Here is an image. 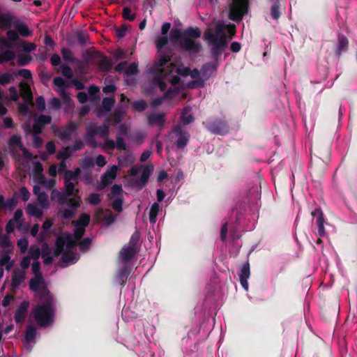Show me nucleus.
I'll return each instance as SVG.
<instances>
[{"instance_id": "f257e3e1", "label": "nucleus", "mask_w": 357, "mask_h": 357, "mask_svg": "<svg viewBox=\"0 0 357 357\" xmlns=\"http://www.w3.org/2000/svg\"><path fill=\"white\" fill-rule=\"evenodd\" d=\"M227 28L230 35L234 36L235 34V25L225 26L220 22L215 25L214 30L211 28H207L204 32V38L211 46V54L215 60L219 59L227 47V39L225 33Z\"/></svg>"}, {"instance_id": "f03ea898", "label": "nucleus", "mask_w": 357, "mask_h": 357, "mask_svg": "<svg viewBox=\"0 0 357 357\" xmlns=\"http://www.w3.org/2000/svg\"><path fill=\"white\" fill-rule=\"evenodd\" d=\"M171 56L164 54L149 68V73L152 76L153 86H158L161 91L167 89L165 79L174 71L175 64L169 63Z\"/></svg>"}, {"instance_id": "7ed1b4c3", "label": "nucleus", "mask_w": 357, "mask_h": 357, "mask_svg": "<svg viewBox=\"0 0 357 357\" xmlns=\"http://www.w3.org/2000/svg\"><path fill=\"white\" fill-rule=\"evenodd\" d=\"M40 301L42 303L35 307L32 314L40 327H47L52 325L54 322V297Z\"/></svg>"}, {"instance_id": "20e7f679", "label": "nucleus", "mask_w": 357, "mask_h": 357, "mask_svg": "<svg viewBox=\"0 0 357 357\" xmlns=\"http://www.w3.org/2000/svg\"><path fill=\"white\" fill-rule=\"evenodd\" d=\"M331 160V152L328 146L315 147L314 156H311L310 169L311 174L321 176L325 172Z\"/></svg>"}, {"instance_id": "39448f33", "label": "nucleus", "mask_w": 357, "mask_h": 357, "mask_svg": "<svg viewBox=\"0 0 357 357\" xmlns=\"http://www.w3.org/2000/svg\"><path fill=\"white\" fill-rule=\"evenodd\" d=\"M34 277L29 280V289L34 292L40 300L53 298L50 290L47 288L46 281L43 277L40 269H32Z\"/></svg>"}, {"instance_id": "423d86ee", "label": "nucleus", "mask_w": 357, "mask_h": 357, "mask_svg": "<svg viewBox=\"0 0 357 357\" xmlns=\"http://www.w3.org/2000/svg\"><path fill=\"white\" fill-rule=\"evenodd\" d=\"M249 0H234L230 6L229 17L234 22L241 21L248 13Z\"/></svg>"}, {"instance_id": "0eeeda50", "label": "nucleus", "mask_w": 357, "mask_h": 357, "mask_svg": "<svg viewBox=\"0 0 357 357\" xmlns=\"http://www.w3.org/2000/svg\"><path fill=\"white\" fill-rule=\"evenodd\" d=\"M79 128V123L70 121L64 127L52 126L53 133L60 139L69 140L71 136L75 133Z\"/></svg>"}, {"instance_id": "6e6552de", "label": "nucleus", "mask_w": 357, "mask_h": 357, "mask_svg": "<svg viewBox=\"0 0 357 357\" xmlns=\"http://www.w3.org/2000/svg\"><path fill=\"white\" fill-rule=\"evenodd\" d=\"M206 128L213 134L225 135L229 131V128L226 121L221 119H215L204 123Z\"/></svg>"}, {"instance_id": "1a4fd4ad", "label": "nucleus", "mask_w": 357, "mask_h": 357, "mask_svg": "<svg viewBox=\"0 0 357 357\" xmlns=\"http://www.w3.org/2000/svg\"><path fill=\"white\" fill-rule=\"evenodd\" d=\"M139 252V248H133L124 245L120 250L118 259L119 261L123 265V268H128V264L132 261Z\"/></svg>"}, {"instance_id": "9d476101", "label": "nucleus", "mask_w": 357, "mask_h": 357, "mask_svg": "<svg viewBox=\"0 0 357 357\" xmlns=\"http://www.w3.org/2000/svg\"><path fill=\"white\" fill-rule=\"evenodd\" d=\"M172 133L175 135L176 140L175 144L178 149H184L189 142L190 135L187 131L183 129L181 125L176 126L173 130Z\"/></svg>"}, {"instance_id": "9b49d317", "label": "nucleus", "mask_w": 357, "mask_h": 357, "mask_svg": "<svg viewBox=\"0 0 357 357\" xmlns=\"http://www.w3.org/2000/svg\"><path fill=\"white\" fill-rule=\"evenodd\" d=\"M56 196L59 204H66L71 210L75 211L81 206L82 199L79 195L66 196L59 192Z\"/></svg>"}, {"instance_id": "f8f14e48", "label": "nucleus", "mask_w": 357, "mask_h": 357, "mask_svg": "<svg viewBox=\"0 0 357 357\" xmlns=\"http://www.w3.org/2000/svg\"><path fill=\"white\" fill-rule=\"evenodd\" d=\"M29 304L28 301H23L17 307L14 313V319L17 324H21L25 321Z\"/></svg>"}, {"instance_id": "ddd939ff", "label": "nucleus", "mask_w": 357, "mask_h": 357, "mask_svg": "<svg viewBox=\"0 0 357 357\" xmlns=\"http://www.w3.org/2000/svg\"><path fill=\"white\" fill-rule=\"evenodd\" d=\"M52 122V117L48 115H40L35 121L32 126L33 134H41L45 126Z\"/></svg>"}, {"instance_id": "4468645a", "label": "nucleus", "mask_w": 357, "mask_h": 357, "mask_svg": "<svg viewBox=\"0 0 357 357\" xmlns=\"http://www.w3.org/2000/svg\"><path fill=\"white\" fill-rule=\"evenodd\" d=\"M311 215L316 218V223L318 226V234L320 236H324L326 234L324 228V215L320 208H315L312 211Z\"/></svg>"}, {"instance_id": "2eb2a0df", "label": "nucleus", "mask_w": 357, "mask_h": 357, "mask_svg": "<svg viewBox=\"0 0 357 357\" xmlns=\"http://www.w3.org/2000/svg\"><path fill=\"white\" fill-rule=\"evenodd\" d=\"M117 169V167L116 165H113L109 170L103 174L101 176V183L102 186L101 188H98L99 190L102 189L112 183L113 180L116 177Z\"/></svg>"}, {"instance_id": "dca6fc26", "label": "nucleus", "mask_w": 357, "mask_h": 357, "mask_svg": "<svg viewBox=\"0 0 357 357\" xmlns=\"http://www.w3.org/2000/svg\"><path fill=\"white\" fill-rule=\"evenodd\" d=\"M26 278V273L24 269H14L12 275L11 287L13 290H15L24 281Z\"/></svg>"}, {"instance_id": "f3484780", "label": "nucleus", "mask_w": 357, "mask_h": 357, "mask_svg": "<svg viewBox=\"0 0 357 357\" xmlns=\"http://www.w3.org/2000/svg\"><path fill=\"white\" fill-rule=\"evenodd\" d=\"M147 121L150 126H158L162 128L164 127L165 123V114L150 113L147 115Z\"/></svg>"}, {"instance_id": "a211bd4d", "label": "nucleus", "mask_w": 357, "mask_h": 357, "mask_svg": "<svg viewBox=\"0 0 357 357\" xmlns=\"http://www.w3.org/2000/svg\"><path fill=\"white\" fill-rule=\"evenodd\" d=\"M181 48L186 51H192L194 53H198L200 51L201 45L195 42L192 39L185 37L181 41Z\"/></svg>"}, {"instance_id": "6ab92c4d", "label": "nucleus", "mask_w": 357, "mask_h": 357, "mask_svg": "<svg viewBox=\"0 0 357 357\" xmlns=\"http://www.w3.org/2000/svg\"><path fill=\"white\" fill-rule=\"evenodd\" d=\"M52 248L47 243H44L40 249V255L43 259V263L46 266L50 265L53 261V256L52 255Z\"/></svg>"}, {"instance_id": "aec40b11", "label": "nucleus", "mask_w": 357, "mask_h": 357, "mask_svg": "<svg viewBox=\"0 0 357 357\" xmlns=\"http://www.w3.org/2000/svg\"><path fill=\"white\" fill-rule=\"evenodd\" d=\"M95 56L101 59L98 66L100 71L109 72L112 70L113 63L105 55L102 54L101 52H97L95 54Z\"/></svg>"}, {"instance_id": "412c9836", "label": "nucleus", "mask_w": 357, "mask_h": 357, "mask_svg": "<svg viewBox=\"0 0 357 357\" xmlns=\"http://www.w3.org/2000/svg\"><path fill=\"white\" fill-rule=\"evenodd\" d=\"M97 135V132L95 128L91 126L86 127V133L85 135V139L86 141V144L91 146L92 148H96L100 146L102 144L98 143L95 139V136Z\"/></svg>"}, {"instance_id": "4be33fe9", "label": "nucleus", "mask_w": 357, "mask_h": 357, "mask_svg": "<svg viewBox=\"0 0 357 357\" xmlns=\"http://www.w3.org/2000/svg\"><path fill=\"white\" fill-rule=\"evenodd\" d=\"M20 91L24 102L33 105V96L29 86L25 83H21L20 84Z\"/></svg>"}, {"instance_id": "5701e85b", "label": "nucleus", "mask_w": 357, "mask_h": 357, "mask_svg": "<svg viewBox=\"0 0 357 357\" xmlns=\"http://www.w3.org/2000/svg\"><path fill=\"white\" fill-rule=\"evenodd\" d=\"M8 145L10 148V152L13 155L15 156V148H18L19 149L23 148V143L22 142V137L20 135H12L8 141Z\"/></svg>"}, {"instance_id": "b1692460", "label": "nucleus", "mask_w": 357, "mask_h": 357, "mask_svg": "<svg viewBox=\"0 0 357 357\" xmlns=\"http://www.w3.org/2000/svg\"><path fill=\"white\" fill-rule=\"evenodd\" d=\"M152 167L149 166L145 167L142 171L140 178L135 181L136 186L140 188L144 187L148 183L149 178L152 173Z\"/></svg>"}, {"instance_id": "393cba45", "label": "nucleus", "mask_w": 357, "mask_h": 357, "mask_svg": "<svg viewBox=\"0 0 357 357\" xmlns=\"http://www.w3.org/2000/svg\"><path fill=\"white\" fill-rule=\"evenodd\" d=\"M337 40L338 45L336 50V55L337 56H340L342 52L347 51L349 47V40L347 38L342 34H338Z\"/></svg>"}, {"instance_id": "a878e982", "label": "nucleus", "mask_w": 357, "mask_h": 357, "mask_svg": "<svg viewBox=\"0 0 357 357\" xmlns=\"http://www.w3.org/2000/svg\"><path fill=\"white\" fill-rule=\"evenodd\" d=\"M130 271L131 269H119L114 276L115 281L123 287L131 273Z\"/></svg>"}, {"instance_id": "bb28decb", "label": "nucleus", "mask_w": 357, "mask_h": 357, "mask_svg": "<svg viewBox=\"0 0 357 357\" xmlns=\"http://www.w3.org/2000/svg\"><path fill=\"white\" fill-rule=\"evenodd\" d=\"M79 255L71 251L68 250L63 252L61 255V261L65 264H74L79 259Z\"/></svg>"}, {"instance_id": "cd10ccee", "label": "nucleus", "mask_w": 357, "mask_h": 357, "mask_svg": "<svg viewBox=\"0 0 357 357\" xmlns=\"http://www.w3.org/2000/svg\"><path fill=\"white\" fill-rule=\"evenodd\" d=\"M217 70V65L215 63L209 62L204 63L202 68L201 73L205 79L211 77V74Z\"/></svg>"}, {"instance_id": "c85d7f7f", "label": "nucleus", "mask_w": 357, "mask_h": 357, "mask_svg": "<svg viewBox=\"0 0 357 357\" xmlns=\"http://www.w3.org/2000/svg\"><path fill=\"white\" fill-rule=\"evenodd\" d=\"M239 275V280L242 287L245 290L248 291L249 284L248 279L250 276V269H241Z\"/></svg>"}, {"instance_id": "c756f323", "label": "nucleus", "mask_w": 357, "mask_h": 357, "mask_svg": "<svg viewBox=\"0 0 357 357\" xmlns=\"http://www.w3.org/2000/svg\"><path fill=\"white\" fill-rule=\"evenodd\" d=\"M77 184L75 182L64 183L65 192L63 193L66 196L79 195V190L75 188Z\"/></svg>"}, {"instance_id": "7c9ffc66", "label": "nucleus", "mask_w": 357, "mask_h": 357, "mask_svg": "<svg viewBox=\"0 0 357 357\" xmlns=\"http://www.w3.org/2000/svg\"><path fill=\"white\" fill-rule=\"evenodd\" d=\"M133 162L132 155L129 152H124L118 158V163L121 167H127Z\"/></svg>"}, {"instance_id": "2f4dec72", "label": "nucleus", "mask_w": 357, "mask_h": 357, "mask_svg": "<svg viewBox=\"0 0 357 357\" xmlns=\"http://www.w3.org/2000/svg\"><path fill=\"white\" fill-rule=\"evenodd\" d=\"M53 83L55 86L61 88L62 94L64 98L70 99L67 94L65 93V89L69 87V84L61 77H56L53 79Z\"/></svg>"}, {"instance_id": "473e14b6", "label": "nucleus", "mask_w": 357, "mask_h": 357, "mask_svg": "<svg viewBox=\"0 0 357 357\" xmlns=\"http://www.w3.org/2000/svg\"><path fill=\"white\" fill-rule=\"evenodd\" d=\"M36 336V328L33 325L27 326L25 330L24 339L26 342H31Z\"/></svg>"}, {"instance_id": "72a5a7b5", "label": "nucleus", "mask_w": 357, "mask_h": 357, "mask_svg": "<svg viewBox=\"0 0 357 357\" xmlns=\"http://www.w3.org/2000/svg\"><path fill=\"white\" fill-rule=\"evenodd\" d=\"M26 210L27 213L31 216L36 217L37 218H41L43 217V210L34 204H28Z\"/></svg>"}, {"instance_id": "f704fd0d", "label": "nucleus", "mask_w": 357, "mask_h": 357, "mask_svg": "<svg viewBox=\"0 0 357 357\" xmlns=\"http://www.w3.org/2000/svg\"><path fill=\"white\" fill-rule=\"evenodd\" d=\"M13 19L10 15L0 13V28L10 29L12 26Z\"/></svg>"}, {"instance_id": "c9c22d12", "label": "nucleus", "mask_w": 357, "mask_h": 357, "mask_svg": "<svg viewBox=\"0 0 357 357\" xmlns=\"http://www.w3.org/2000/svg\"><path fill=\"white\" fill-rule=\"evenodd\" d=\"M126 108H124L122 106H120V107H117L114 112H113V119H114V122L115 123H120L122 119H123V116L126 114Z\"/></svg>"}, {"instance_id": "e433bc0d", "label": "nucleus", "mask_w": 357, "mask_h": 357, "mask_svg": "<svg viewBox=\"0 0 357 357\" xmlns=\"http://www.w3.org/2000/svg\"><path fill=\"white\" fill-rule=\"evenodd\" d=\"M73 154L71 151V148L70 146L63 148V150H60L58 151L56 154V158L58 160H61V161H65L66 159L69 158Z\"/></svg>"}, {"instance_id": "4c0bfd02", "label": "nucleus", "mask_w": 357, "mask_h": 357, "mask_svg": "<svg viewBox=\"0 0 357 357\" xmlns=\"http://www.w3.org/2000/svg\"><path fill=\"white\" fill-rule=\"evenodd\" d=\"M15 58V54L10 50H7L3 53H0V64L3 62L11 61Z\"/></svg>"}, {"instance_id": "58836bf2", "label": "nucleus", "mask_w": 357, "mask_h": 357, "mask_svg": "<svg viewBox=\"0 0 357 357\" xmlns=\"http://www.w3.org/2000/svg\"><path fill=\"white\" fill-rule=\"evenodd\" d=\"M140 234L139 231L137 230L132 234L128 243L126 245L133 248H139L138 244Z\"/></svg>"}, {"instance_id": "ea45409f", "label": "nucleus", "mask_w": 357, "mask_h": 357, "mask_svg": "<svg viewBox=\"0 0 357 357\" xmlns=\"http://www.w3.org/2000/svg\"><path fill=\"white\" fill-rule=\"evenodd\" d=\"M190 109L185 107L182 114H181V121L184 125H188L192 123L195 120L194 116L189 114Z\"/></svg>"}, {"instance_id": "a19ab883", "label": "nucleus", "mask_w": 357, "mask_h": 357, "mask_svg": "<svg viewBox=\"0 0 357 357\" xmlns=\"http://www.w3.org/2000/svg\"><path fill=\"white\" fill-rule=\"evenodd\" d=\"M115 104L114 97L104 98L102 101V107L105 112H110Z\"/></svg>"}, {"instance_id": "79ce46f5", "label": "nucleus", "mask_w": 357, "mask_h": 357, "mask_svg": "<svg viewBox=\"0 0 357 357\" xmlns=\"http://www.w3.org/2000/svg\"><path fill=\"white\" fill-rule=\"evenodd\" d=\"M92 240L91 238H84L79 243V249L82 252H86L89 250L91 245Z\"/></svg>"}, {"instance_id": "37998d69", "label": "nucleus", "mask_w": 357, "mask_h": 357, "mask_svg": "<svg viewBox=\"0 0 357 357\" xmlns=\"http://www.w3.org/2000/svg\"><path fill=\"white\" fill-rule=\"evenodd\" d=\"M159 204L158 203H153L150 208L149 211V220L150 222L154 223L156 220V217L159 211Z\"/></svg>"}, {"instance_id": "c03bdc74", "label": "nucleus", "mask_w": 357, "mask_h": 357, "mask_svg": "<svg viewBox=\"0 0 357 357\" xmlns=\"http://www.w3.org/2000/svg\"><path fill=\"white\" fill-rule=\"evenodd\" d=\"M61 53L63 59L65 61L70 62V63L75 62V59H74V56L73 54V52L70 49L63 47L61 50Z\"/></svg>"}, {"instance_id": "a18cd8bd", "label": "nucleus", "mask_w": 357, "mask_h": 357, "mask_svg": "<svg viewBox=\"0 0 357 357\" xmlns=\"http://www.w3.org/2000/svg\"><path fill=\"white\" fill-rule=\"evenodd\" d=\"M97 132V135L103 139L108 137L109 135V126L107 124H103L97 128H95Z\"/></svg>"}, {"instance_id": "49530a36", "label": "nucleus", "mask_w": 357, "mask_h": 357, "mask_svg": "<svg viewBox=\"0 0 357 357\" xmlns=\"http://www.w3.org/2000/svg\"><path fill=\"white\" fill-rule=\"evenodd\" d=\"M31 60L32 57L30 54H19L17 62L20 66H25L28 65Z\"/></svg>"}, {"instance_id": "de8ad7c7", "label": "nucleus", "mask_w": 357, "mask_h": 357, "mask_svg": "<svg viewBox=\"0 0 357 357\" xmlns=\"http://www.w3.org/2000/svg\"><path fill=\"white\" fill-rule=\"evenodd\" d=\"M90 222V215L87 213H82L80 215L77 222V226L83 227L85 228Z\"/></svg>"}, {"instance_id": "09e8293b", "label": "nucleus", "mask_w": 357, "mask_h": 357, "mask_svg": "<svg viewBox=\"0 0 357 357\" xmlns=\"http://www.w3.org/2000/svg\"><path fill=\"white\" fill-rule=\"evenodd\" d=\"M271 15L272 17L275 20H278L280 18V3L278 1H275L273 5L272 6L271 8Z\"/></svg>"}, {"instance_id": "8fccbe9b", "label": "nucleus", "mask_w": 357, "mask_h": 357, "mask_svg": "<svg viewBox=\"0 0 357 357\" xmlns=\"http://www.w3.org/2000/svg\"><path fill=\"white\" fill-rule=\"evenodd\" d=\"M188 38H198L201 36V32L197 28L189 27L185 32Z\"/></svg>"}, {"instance_id": "3c124183", "label": "nucleus", "mask_w": 357, "mask_h": 357, "mask_svg": "<svg viewBox=\"0 0 357 357\" xmlns=\"http://www.w3.org/2000/svg\"><path fill=\"white\" fill-rule=\"evenodd\" d=\"M172 93V89H168L162 97H158L154 98L151 102V105L153 107L160 106L164 101Z\"/></svg>"}, {"instance_id": "603ef678", "label": "nucleus", "mask_w": 357, "mask_h": 357, "mask_svg": "<svg viewBox=\"0 0 357 357\" xmlns=\"http://www.w3.org/2000/svg\"><path fill=\"white\" fill-rule=\"evenodd\" d=\"M14 80V77L10 73H5L0 74V85H6L11 83Z\"/></svg>"}, {"instance_id": "864d4df0", "label": "nucleus", "mask_w": 357, "mask_h": 357, "mask_svg": "<svg viewBox=\"0 0 357 357\" xmlns=\"http://www.w3.org/2000/svg\"><path fill=\"white\" fill-rule=\"evenodd\" d=\"M147 107V103L144 100H140L134 102L132 109L135 111L143 112Z\"/></svg>"}, {"instance_id": "5fc2aeb1", "label": "nucleus", "mask_w": 357, "mask_h": 357, "mask_svg": "<svg viewBox=\"0 0 357 357\" xmlns=\"http://www.w3.org/2000/svg\"><path fill=\"white\" fill-rule=\"evenodd\" d=\"M38 201L39 204L45 208L49 206L48 202V195L45 192H43V193H40L37 196Z\"/></svg>"}, {"instance_id": "6e6d98bb", "label": "nucleus", "mask_w": 357, "mask_h": 357, "mask_svg": "<svg viewBox=\"0 0 357 357\" xmlns=\"http://www.w3.org/2000/svg\"><path fill=\"white\" fill-rule=\"evenodd\" d=\"M17 31L19 33L24 37H27L31 35V31L29 27L25 24H19L17 26Z\"/></svg>"}, {"instance_id": "4d7b16f0", "label": "nucleus", "mask_w": 357, "mask_h": 357, "mask_svg": "<svg viewBox=\"0 0 357 357\" xmlns=\"http://www.w3.org/2000/svg\"><path fill=\"white\" fill-rule=\"evenodd\" d=\"M115 144L116 149L119 151H126L127 149L124 139L121 135L116 136Z\"/></svg>"}, {"instance_id": "13d9d810", "label": "nucleus", "mask_w": 357, "mask_h": 357, "mask_svg": "<svg viewBox=\"0 0 357 357\" xmlns=\"http://www.w3.org/2000/svg\"><path fill=\"white\" fill-rule=\"evenodd\" d=\"M122 15L125 20L130 22L134 21L136 17V15L135 13H132L131 9L128 7L123 8Z\"/></svg>"}, {"instance_id": "bf43d9fd", "label": "nucleus", "mask_w": 357, "mask_h": 357, "mask_svg": "<svg viewBox=\"0 0 357 357\" xmlns=\"http://www.w3.org/2000/svg\"><path fill=\"white\" fill-rule=\"evenodd\" d=\"M66 232L61 234L56 238L55 241V247L64 250V246L66 243Z\"/></svg>"}, {"instance_id": "052dcab7", "label": "nucleus", "mask_w": 357, "mask_h": 357, "mask_svg": "<svg viewBox=\"0 0 357 357\" xmlns=\"http://www.w3.org/2000/svg\"><path fill=\"white\" fill-rule=\"evenodd\" d=\"M102 218L107 225H111L115 221L116 216L110 210H107L105 213H104Z\"/></svg>"}, {"instance_id": "680f3d73", "label": "nucleus", "mask_w": 357, "mask_h": 357, "mask_svg": "<svg viewBox=\"0 0 357 357\" xmlns=\"http://www.w3.org/2000/svg\"><path fill=\"white\" fill-rule=\"evenodd\" d=\"M88 202L91 205L98 206L101 202L100 195L98 193H91L88 197Z\"/></svg>"}, {"instance_id": "e2e57ef3", "label": "nucleus", "mask_w": 357, "mask_h": 357, "mask_svg": "<svg viewBox=\"0 0 357 357\" xmlns=\"http://www.w3.org/2000/svg\"><path fill=\"white\" fill-rule=\"evenodd\" d=\"M122 206H123V198H121V197L116 198L112 204V208L118 213H120L122 211V210H123Z\"/></svg>"}, {"instance_id": "0e129e2a", "label": "nucleus", "mask_w": 357, "mask_h": 357, "mask_svg": "<svg viewBox=\"0 0 357 357\" xmlns=\"http://www.w3.org/2000/svg\"><path fill=\"white\" fill-rule=\"evenodd\" d=\"M100 89L96 85H91L88 89V92L90 96V98L91 100H94L96 98H99L98 93H99Z\"/></svg>"}, {"instance_id": "69168bd1", "label": "nucleus", "mask_w": 357, "mask_h": 357, "mask_svg": "<svg viewBox=\"0 0 357 357\" xmlns=\"http://www.w3.org/2000/svg\"><path fill=\"white\" fill-rule=\"evenodd\" d=\"M123 192V189L120 185L115 184L114 185L110 191V194L108 195V197L112 199L113 197L119 196L121 195Z\"/></svg>"}, {"instance_id": "338daca9", "label": "nucleus", "mask_w": 357, "mask_h": 357, "mask_svg": "<svg viewBox=\"0 0 357 357\" xmlns=\"http://www.w3.org/2000/svg\"><path fill=\"white\" fill-rule=\"evenodd\" d=\"M73 174L71 170L66 171V173L63 174V182H75L78 183V180Z\"/></svg>"}, {"instance_id": "774afa93", "label": "nucleus", "mask_w": 357, "mask_h": 357, "mask_svg": "<svg viewBox=\"0 0 357 357\" xmlns=\"http://www.w3.org/2000/svg\"><path fill=\"white\" fill-rule=\"evenodd\" d=\"M138 71V64L135 62H133L127 67L126 70V74L127 75H136Z\"/></svg>"}]
</instances>
